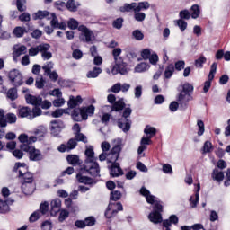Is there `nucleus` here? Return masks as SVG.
<instances>
[{"mask_svg":"<svg viewBox=\"0 0 230 230\" xmlns=\"http://www.w3.org/2000/svg\"><path fill=\"white\" fill-rule=\"evenodd\" d=\"M85 226H88L91 227L92 226H94L96 224V219L93 217H88L84 219Z\"/></svg>","mask_w":230,"mask_h":230,"instance_id":"nucleus-57","label":"nucleus"},{"mask_svg":"<svg viewBox=\"0 0 230 230\" xmlns=\"http://www.w3.org/2000/svg\"><path fill=\"white\" fill-rule=\"evenodd\" d=\"M150 8V4L148 2H139L137 4V10H148Z\"/></svg>","mask_w":230,"mask_h":230,"instance_id":"nucleus-52","label":"nucleus"},{"mask_svg":"<svg viewBox=\"0 0 230 230\" xmlns=\"http://www.w3.org/2000/svg\"><path fill=\"white\" fill-rule=\"evenodd\" d=\"M181 92L188 93V94H190V93H193V85L190 83H184Z\"/></svg>","mask_w":230,"mask_h":230,"instance_id":"nucleus-47","label":"nucleus"},{"mask_svg":"<svg viewBox=\"0 0 230 230\" xmlns=\"http://www.w3.org/2000/svg\"><path fill=\"white\" fill-rule=\"evenodd\" d=\"M84 154L86 155L84 164V170L93 177H100V165L96 163V158L94 157V149H93V146H86Z\"/></svg>","mask_w":230,"mask_h":230,"instance_id":"nucleus-3","label":"nucleus"},{"mask_svg":"<svg viewBox=\"0 0 230 230\" xmlns=\"http://www.w3.org/2000/svg\"><path fill=\"white\" fill-rule=\"evenodd\" d=\"M49 19H51L50 21V26L53 28H58V30H66L67 28V25L66 22H58V18L55 13H50V16H49Z\"/></svg>","mask_w":230,"mask_h":230,"instance_id":"nucleus-15","label":"nucleus"},{"mask_svg":"<svg viewBox=\"0 0 230 230\" xmlns=\"http://www.w3.org/2000/svg\"><path fill=\"white\" fill-rule=\"evenodd\" d=\"M26 102L35 107H41V109H49L51 107V102L42 101L40 96H34L31 94H25Z\"/></svg>","mask_w":230,"mask_h":230,"instance_id":"nucleus-7","label":"nucleus"},{"mask_svg":"<svg viewBox=\"0 0 230 230\" xmlns=\"http://www.w3.org/2000/svg\"><path fill=\"white\" fill-rule=\"evenodd\" d=\"M75 141H82L83 143H87V137L82 133H77L75 136Z\"/></svg>","mask_w":230,"mask_h":230,"instance_id":"nucleus-61","label":"nucleus"},{"mask_svg":"<svg viewBox=\"0 0 230 230\" xmlns=\"http://www.w3.org/2000/svg\"><path fill=\"white\" fill-rule=\"evenodd\" d=\"M140 193L143 197H146V200L148 204L154 205L153 212L148 216L150 222H153V224H161V222H163V216L161 215V213H163V204H161V201L157 200L155 196L150 194V190L145 187L140 189Z\"/></svg>","mask_w":230,"mask_h":230,"instance_id":"nucleus-1","label":"nucleus"},{"mask_svg":"<svg viewBox=\"0 0 230 230\" xmlns=\"http://www.w3.org/2000/svg\"><path fill=\"white\" fill-rule=\"evenodd\" d=\"M49 204L48 202L41 203L40 206V215H46L49 209Z\"/></svg>","mask_w":230,"mask_h":230,"instance_id":"nucleus-53","label":"nucleus"},{"mask_svg":"<svg viewBox=\"0 0 230 230\" xmlns=\"http://www.w3.org/2000/svg\"><path fill=\"white\" fill-rule=\"evenodd\" d=\"M184 66H186V63L182 60H180L175 63L174 67L176 71H182V69H184Z\"/></svg>","mask_w":230,"mask_h":230,"instance_id":"nucleus-64","label":"nucleus"},{"mask_svg":"<svg viewBox=\"0 0 230 230\" xmlns=\"http://www.w3.org/2000/svg\"><path fill=\"white\" fill-rule=\"evenodd\" d=\"M191 101V94L181 91L177 96V102L181 107H185L188 102Z\"/></svg>","mask_w":230,"mask_h":230,"instance_id":"nucleus-17","label":"nucleus"},{"mask_svg":"<svg viewBox=\"0 0 230 230\" xmlns=\"http://www.w3.org/2000/svg\"><path fill=\"white\" fill-rule=\"evenodd\" d=\"M152 143V138L150 137H143L140 141V146L137 149L138 155H141L145 150H146V145H150Z\"/></svg>","mask_w":230,"mask_h":230,"instance_id":"nucleus-20","label":"nucleus"},{"mask_svg":"<svg viewBox=\"0 0 230 230\" xmlns=\"http://www.w3.org/2000/svg\"><path fill=\"white\" fill-rule=\"evenodd\" d=\"M94 114V106L76 108L72 111V118L74 121H84Z\"/></svg>","mask_w":230,"mask_h":230,"instance_id":"nucleus-5","label":"nucleus"},{"mask_svg":"<svg viewBox=\"0 0 230 230\" xmlns=\"http://www.w3.org/2000/svg\"><path fill=\"white\" fill-rule=\"evenodd\" d=\"M17 122V115L14 113H7L4 118V111L0 109V127L4 128L8 123L13 124Z\"/></svg>","mask_w":230,"mask_h":230,"instance_id":"nucleus-10","label":"nucleus"},{"mask_svg":"<svg viewBox=\"0 0 230 230\" xmlns=\"http://www.w3.org/2000/svg\"><path fill=\"white\" fill-rule=\"evenodd\" d=\"M25 30L22 27H16L13 31L15 37H22L24 35Z\"/></svg>","mask_w":230,"mask_h":230,"instance_id":"nucleus-63","label":"nucleus"},{"mask_svg":"<svg viewBox=\"0 0 230 230\" xmlns=\"http://www.w3.org/2000/svg\"><path fill=\"white\" fill-rule=\"evenodd\" d=\"M30 159L31 161H42L43 156L42 154L39 149H36L33 147L30 152H29Z\"/></svg>","mask_w":230,"mask_h":230,"instance_id":"nucleus-22","label":"nucleus"},{"mask_svg":"<svg viewBox=\"0 0 230 230\" xmlns=\"http://www.w3.org/2000/svg\"><path fill=\"white\" fill-rule=\"evenodd\" d=\"M102 73V68L98 67V66H95L93 67V70H90L86 76L87 78H98V75H101Z\"/></svg>","mask_w":230,"mask_h":230,"instance_id":"nucleus-34","label":"nucleus"},{"mask_svg":"<svg viewBox=\"0 0 230 230\" xmlns=\"http://www.w3.org/2000/svg\"><path fill=\"white\" fill-rule=\"evenodd\" d=\"M44 49H47V47L43 45V43L38 45L37 47H31L29 49V55L30 57H37L39 53H41V51H44Z\"/></svg>","mask_w":230,"mask_h":230,"instance_id":"nucleus-23","label":"nucleus"},{"mask_svg":"<svg viewBox=\"0 0 230 230\" xmlns=\"http://www.w3.org/2000/svg\"><path fill=\"white\" fill-rule=\"evenodd\" d=\"M199 191H200V183L197 184L196 193L194 196H191L190 199V207L193 208H197V204H199Z\"/></svg>","mask_w":230,"mask_h":230,"instance_id":"nucleus-24","label":"nucleus"},{"mask_svg":"<svg viewBox=\"0 0 230 230\" xmlns=\"http://www.w3.org/2000/svg\"><path fill=\"white\" fill-rule=\"evenodd\" d=\"M67 10L69 12H76L78 6H76V4L75 3V0H69L66 4Z\"/></svg>","mask_w":230,"mask_h":230,"instance_id":"nucleus-46","label":"nucleus"},{"mask_svg":"<svg viewBox=\"0 0 230 230\" xmlns=\"http://www.w3.org/2000/svg\"><path fill=\"white\" fill-rule=\"evenodd\" d=\"M114 146L111 150V153L107 155V153L103 152L99 155V161H105L107 159L108 163H116L118 158L119 157V152H121V139L117 138L113 140Z\"/></svg>","mask_w":230,"mask_h":230,"instance_id":"nucleus-4","label":"nucleus"},{"mask_svg":"<svg viewBox=\"0 0 230 230\" xmlns=\"http://www.w3.org/2000/svg\"><path fill=\"white\" fill-rule=\"evenodd\" d=\"M19 118H31V109L29 107H22L18 109Z\"/></svg>","mask_w":230,"mask_h":230,"instance_id":"nucleus-26","label":"nucleus"},{"mask_svg":"<svg viewBox=\"0 0 230 230\" xmlns=\"http://www.w3.org/2000/svg\"><path fill=\"white\" fill-rule=\"evenodd\" d=\"M68 28H70V30H76L77 28H80L79 26V22L78 21L75 20V18H71L68 22Z\"/></svg>","mask_w":230,"mask_h":230,"instance_id":"nucleus-44","label":"nucleus"},{"mask_svg":"<svg viewBox=\"0 0 230 230\" xmlns=\"http://www.w3.org/2000/svg\"><path fill=\"white\" fill-rule=\"evenodd\" d=\"M16 166L18 168L19 177L23 181L22 183L23 193L25 195H31L33 193V185H31V182H33V174L28 172V168L24 164L17 163Z\"/></svg>","mask_w":230,"mask_h":230,"instance_id":"nucleus-2","label":"nucleus"},{"mask_svg":"<svg viewBox=\"0 0 230 230\" xmlns=\"http://www.w3.org/2000/svg\"><path fill=\"white\" fill-rule=\"evenodd\" d=\"M119 199H121V192L115 190L111 193V200H114L116 202V200H119Z\"/></svg>","mask_w":230,"mask_h":230,"instance_id":"nucleus-59","label":"nucleus"},{"mask_svg":"<svg viewBox=\"0 0 230 230\" xmlns=\"http://www.w3.org/2000/svg\"><path fill=\"white\" fill-rule=\"evenodd\" d=\"M118 211H123V205L121 202L110 203L105 212L106 218H112L115 215H118Z\"/></svg>","mask_w":230,"mask_h":230,"instance_id":"nucleus-11","label":"nucleus"},{"mask_svg":"<svg viewBox=\"0 0 230 230\" xmlns=\"http://www.w3.org/2000/svg\"><path fill=\"white\" fill-rule=\"evenodd\" d=\"M110 175L111 177H119L120 175H123V170L119 166V164L111 162V166L110 167Z\"/></svg>","mask_w":230,"mask_h":230,"instance_id":"nucleus-16","label":"nucleus"},{"mask_svg":"<svg viewBox=\"0 0 230 230\" xmlns=\"http://www.w3.org/2000/svg\"><path fill=\"white\" fill-rule=\"evenodd\" d=\"M43 46L47 47V49L41 50V57L43 58V60H49V58H51V57H53V54H51V52H49V48H51V46H49V44L48 43H43Z\"/></svg>","mask_w":230,"mask_h":230,"instance_id":"nucleus-29","label":"nucleus"},{"mask_svg":"<svg viewBox=\"0 0 230 230\" xmlns=\"http://www.w3.org/2000/svg\"><path fill=\"white\" fill-rule=\"evenodd\" d=\"M217 73V63H213L210 67V72L208 76V81L205 82L203 91L204 93H208L211 87V82L215 78V74Z\"/></svg>","mask_w":230,"mask_h":230,"instance_id":"nucleus-13","label":"nucleus"},{"mask_svg":"<svg viewBox=\"0 0 230 230\" xmlns=\"http://www.w3.org/2000/svg\"><path fill=\"white\" fill-rule=\"evenodd\" d=\"M132 35L136 39V40H143V39L145 38V35L140 30H135Z\"/></svg>","mask_w":230,"mask_h":230,"instance_id":"nucleus-54","label":"nucleus"},{"mask_svg":"<svg viewBox=\"0 0 230 230\" xmlns=\"http://www.w3.org/2000/svg\"><path fill=\"white\" fill-rule=\"evenodd\" d=\"M62 206V201L60 199H55L50 202V215L55 216L57 213L60 211V208Z\"/></svg>","mask_w":230,"mask_h":230,"instance_id":"nucleus-18","label":"nucleus"},{"mask_svg":"<svg viewBox=\"0 0 230 230\" xmlns=\"http://www.w3.org/2000/svg\"><path fill=\"white\" fill-rule=\"evenodd\" d=\"M16 6L19 12H26V0H17Z\"/></svg>","mask_w":230,"mask_h":230,"instance_id":"nucleus-45","label":"nucleus"},{"mask_svg":"<svg viewBox=\"0 0 230 230\" xmlns=\"http://www.w3.org/2000/svg\"><path fill=\"white\" fill-rule=\"evenodd\" d=\"M200 16V6L194 4L190 8V17L192 19H199Z\"/></svg>","mask_w":230,"mask_h":230,"instance_id":"nucleus-30","label":"nucleus"},{"mask_svg":"<svg viewBox=\"0 0 230 230\" xmlns=\"http://www.w3.org/2000/svg\"><path fill=\"white\" fill-rule=\"evenodd\" d=\"M68 217H69V212L67 210H61L58 220L59 222H64V220H66V218H67Z\"/></svg>","mask_w":230,"mask_h":230,"instance_id":"nucleus-62","label":"nucleus"},{"mask_svg":"<svg viewBox=\"0 0 230 230\" xmlns=\"http://www.w3.org/2000/svg\"><path fill=\"white\" fill-rule=\"evenodd\" d=\"M76 179L78 181V182H81V184H95L94 180H93L92 178H89L87 176H84L82 175V173H78L76 175Z\"/></svg>","mask_w":230,"mask_h":230,"instance_id":"nucleus-27","label":"nucleus"},{"mask_svg":"<svg viewBox=\"0 0 230 230\" xmlns=\"http://www.w3.org/2000/svg\"><path fill=\"white\" fill-rule=\"evenodd\" d=\"M34 134L38 136V137H44L46 134H48V128L44 126H39L34 131Z\"/></svg>","mask_w":230,"mask_h":230,"instance_id":"nucleus-36","label":"nucleus"},{"mask_svg":"<svg viewBox=\"0 0 230 230\" xmlns=\"http://www.w3.org/2000/svg\"><path fill=\"white\" fill-rule=\"evenodd\" d=\"M112 55L114 57L115 62H121L123 60L121 58H119V55H121V49L120 48H116L112 50Z\"/></svg>","mask_w":230,"mask_h":230,"instance_id":"nucleus-43","label":"nucleus"},{"mask_svg":"<svg viewBox=\"0 0 230 230\" xmlns=\"http://www.w3.org/2000/svg\"><path fill=\"white\" fill-rule=\"evenodd\" d=\"M27 48L24 45L15 46L14 50L13 52V60L17 62V58L21 57V55H26Z\"/></svg>","mask_w":230,"mask_h":230,"instance_id":"nucleus-19","label":"nucleus"},{"mask_svg":"<svg viewBox=\"0 0 230 230\" xmlns=\"http://www.w3.org/2000/svg\"><path fill=\"white\" fill-rule=\"evenodd\" d=\"M119 67V73L120 75H127L128 73V69H127V64L123 62V59L115 62Z\"/></svg>","mask_w":230,"mask_h":230,"instance_id":"nucleus-33","label":"nucleus"},{"mask_svg":"<svg viewBox=\"0 0 230 230\" xmlns=\"http://www.w3.org/2000/svg\"><path fill=\"white\" fill-rule=\"evenodd\" d=\"M123 109H125V102H123V99H120L113 103L111 111L119 112V111H123Z\"/></svg>","mask_w":230,"mask_h":230,"instance_id":"nucleus-31","label":"nucleus"},{"mask_svg":"<svg viewBox=\"0 0 230 230\" xmlns=\"http://www.w3.org/2000/svg\"><path fill=\"white\" fill-rule=\"evenodd\" d=\"M150 69V65L146 63H140L135 67L136 73H144V71H148Z\"/></svg>","mask_w":230,"mask_h":230,"instance_id":"nucleus-38","label":"nucleus"},{"mask_svg":"<svg viewBox=\"0 0 230 230\" xmlns=\"http://www.w3.org/2000/svg\"><path fill=\"white\" fill-rule=\"evenodd\" d=\"M134 17L138 22H143V21L146 18V14H145V13H141V10L135 9Z\"/></svg>","mask_w":230,"mask_h":230,"instance_id":"nucleus-37","label":"nucleus"},{"mask_svg":"<svg viewBox=\"0 0 230 230\" xmlns=\"http://www.w3.org/2000/svg\"><path fill=\"white\" fill-rule=\"evenodd\" d=\"M21 146L20 148L21 150H23V152H28L30 154L31 150L33 148V146H31L32 143H35V141H37V137H28V135L26 134H21L18 137Z\"/></svg>","mask_w":230,"mask_h":230,"instance_id":"nucleus-8","label":"nucleus"},{"mask_svg":"<svg viewBox=\"0 0 230 230\" xmlns=\"http://www.w3.org/2000/svg\"><path fill=\"white\" fill-rule=\"evenodd\" d=\"M65 127L66 126L62 120H52L50 122V132L57 137L62 132V129L65 128Z\"/></svg>","mask_w":230,"mask_h":230,"instance_id":"nucleus-14","label":"nucleus"},{"mask_svg":"<svg viewBox=\"0 0 230 230\" xmlns=\"http://www.w3.org/2000/svg\"><path fill=\"white\" fill-rule=\"evenodd\" d=\"M7 98L9 100H12L13 102L14 100H17L18 94H17V88H11L7 92Z\"/></svg>","mask_w":230,"mask_h":230,"instance_id":"nucleus-39","label":"nucleus"},{"mask_svg":"<svg viewBox=\"0 0 230 230\" xmlns=\"http://www.w3.org/2000/svg\"><path fill=\"white\" fill-rule=\"evenodd\" d=\"M203 154H208L209 152H212L213 150V145L209 141H206L203 146Z\"/></svg>","mask_w":230,"mask_h":230,"instance_id":"nucleus-48","label":"nucleus"},{"mask_svg":"<svg viewBox=\"0 0 230 230\" xmlns=\"http://www.w3.org/2000/svg\"><path fill=\"white\" fill-rule=\"evenodd\" d=\"M78 31H81L80 40L83 42H87L89 44L94 42V40H96V38L94 37V32L87 28V26L80 25L78 27Z\"/></svg>","mask_w":230,"mask_h":230,"instance_id":"nucleus-9","label":"nucleus"},{"mask_svg":"<svg viewBox=\"0 0 230 230\" xmlns=\"http://www.w3.org/2000/svg\"><path fill=\"white\" fill-rule=\"evenodd\" d=\"M52 228H53V225L51 224V221H49V220L44 221L41 224L42 230H51Z\"/></svg>","mask_w":230,"mask_h":230,"instance_id":"nucleus-58","label":"nucleus"},{"mask_svg":"<svg viewBox=\"0 0 230 230\" xmlns=\"http://www.w3.org/2000/svg\"><path fill=\"white\" fill-rule=\"evenodd\" d=\"M42 215L40 214V211L36 210L34 213H32L30 217H29V221L30 222H37V220H39V218H40Z\"/></svg>","mask_w":230,"mask_h":230,"instance_id":"nucleus-49","label":"nucleus"},{"mask_svg":"<svg viewBox=\"0 0 230 230\" xmlns=\"http://www.w3.org/2000/svg\"><path fill=\"white\" fill-rule=\"evenodd\" d=\"M144 132L149 136V137H154L155 134L157 133V130L154 127L146 126V128L144 129Z\"/></svg>","mask_w":230,"mask_h":230,"instance_id":"nucleus-42","label":"nucleus"},{"mask_svg":"<svg viewBox=\"0 0 230 230\" xmlns=\"http://www.w3.org/2000/svg\"><path fill=\"white\" fill-rule=\"evenodd\" d=\"M51 14H49V12L48 11H39L38 13L33 14L34 21H37V19H49Z\"/></svg>","mask_w":230,"mask_h":230,"instance_id":"nucleus-32","label":"nucleus"},{"mask_svg":"<svg viewBox=\"0 0 230 230\" xmlns=\"http://www.w3.org/2000/svg\"><path fill=\"white\" fill-rule=\"evenodd\" d=\"M176 24H177V26H179V28L181 31H184V30H186V28H188V22H186L182 19L177 20Z\"/></svg>","mask_w":230,"mask_h":230,"instance_id":"nucleus-55","label":"nucleus"},{"mask_svg":"<svg viewBox=\"0 0 230 230\" xmlns=\"http://www.w3.org/2000/svg\"><path fill=\"white\" fill-rule=\"evenodd\" d=\"M76 145H78V143L76 142L75 138H71L68 140L66 146L68 147V150H74V148H76Z\"/></svg>","mask_w":230,"mask_h":230,"instance_id":"nucleus-56","label":"nucleus"},{"mask_svg":"<svg viewBox=\"0 0 230 230\" xmlns=\"http://www.w3.org/2000/svg\"><path fill=\"white\" fill-rule=\"evenodd\" d=\"M197 125L199 127L198 136H202L205 132L204 121L198 120Z\"/></svg>","mask_w":230,"mask_h":230,"instance_id":"nucleus-60","label":"nucleus"},{"mask_svg":"<svg viewBox=\"0 0 230 230\" xmlns=\"http://www.w3.org/2000/svg\"><path fill=\"white\" fill-rule=\"evenodd\" d=\"M9 79L14 87H20V85H22V74H21L17 69H13L9 72Z\"/></svg>","mask_w":230,"mask_h":230,"instance_id":"nucleus-12","label":"nucleus"},{"mask_svg":"<svg viewBox=\"0 0 230 230\" xmlns=\"http://www.w3.org/2000/svg\"><path fill=\"white\" fill-rule=\"evenodd\" d=\"M130 114H132V109L127 107L124 109L122 118L118 120V127H119L123 132H128V130H130V125H132V121L128 119Z\"/></svg>","mask_w":230,"mask_h":230,"instance_id":"nucleus-6","label":"nucleus"},{"mask_svg":"<svg viewBox=\"0 0 230 230\" xmlns=\"http://www.w3.org/2000/svg\"><path fill=\"white\" fill-rule=\"evenodd\" d=\"M191 18V13L188 10H182L180 12V19H185L186 21Z\"/></svg>","mask_w":230,"mask_h":230,"instance_id":"nucleus-51","label":"nucleus"},{"mask_svg":"<svg viewBox=\"0 0 230 230\" xmlns=\"http://www.w3.org/2000/svg\"><path fill=\"white\" fill-rule=\"evenodd\" d=\"M137 8V3H131V4H125L123 6L119 8V11L122 13L125 12H134L136 13V9Z\"/></svg>","mask_w":230,"mask_h":230,"instance_id":"nucleus-28","label":"nucleus"},{"mask_svg":"<svg viewBox=\"0 0 230 230\" xmlns=\"http://www.w3.org/2000/svg\"><path fill=\"white\" fill-rule=\"evenodd\" d=\"M212 179L217 182L224 181V172L222 171H218V169H215L212 172Z\"/></svg>","mask_w":230,"mask_h":230,"instance_id":"nucleus-35","label":"nucleus"},{"mask_svg":"<svg viewBox=\"0 0 230 230\" xmlns=\"http://www.w3.org/2000/svg\"><path fill=\"white\" fill-rule=\"evenodd\" d=\"M53 66H54L53 62H48L45 66H42L45 76H49V73H51V70L53 69Z\"/></svg>","mask_w":230,"mask_h":230,"instance_id":"nucleus-41","label":"nucleus"},{"mask_svg":"<svg viewBox=\"0 0 230 230\" xmlns=\"http://www.w3.org/2000/svg\"><path fill=\"white\" fill-rule=\"evenodd\" d=\"M173 71H175V66H173V64H170L164 71V76L165 78H172V75H173Z\"/></svg>","mask_w":230,"mask_h":230,"instance_id":"nucleus-40","label":"nucleus"},{"mask_svg":"<svg viewBox=\"0 0 230 230\" xmlns=\"http://www.w3.org/2000/svg\"><path fill=\"white\" fill-rule=\"evenodd\" d=\"M206 60H207L206 57L200 56L199 58L195 60V66L202 68L203 67V64H206Z\"/></svg>","mask_w":230,"mask_h":230,"instance_id":"nucleus-50","label":"nucleus"},{"mask_svg":"<svg viewBox=\"0 0 230 230\" xmlns=\"http://www.w3.org/2000/svg\"><path fill=\"white\" fill-rule=\"evenodd\" d=\"M80 103H82V96H80V95L76 96V98H75V96L71 95L69 98V101L67 102L68 107L70 109H75V107H76V105H80Z\"/></svg>","mask_w":230,"mask_h":230,"instance_id":"nucleus-25","label":"nucleus"},{"mask_svg":"<svg viewBox=\"0 0 230 230\" xmlns=\"http://www.w3.org/2000/svg\"><path fill=\"white\" fill-rule=\"evenodd\" d=\"M66 161L68 164H72V166H80V164H82V160H80V156L77 155H68Z\"/></svg>","mask_w":230,"mask_h":230,"instance_id":"nucleus-21","label":"nucleus"}]
</instances>
